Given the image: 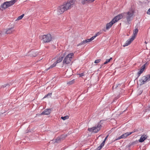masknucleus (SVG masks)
Wrapping results in <instances>:
<instances>
[{
  "mask_svg": "<svg viewBox=\"0 0 150 150\" xmlns=\"http://www.w3.org/2000/svg\"><path fill=\"white\" fill-rule=\"evenodd\" d=\"M75 3L74 1L72 0L67 3H64L63 5L59 6L57 8V13L60 14L63 13L65 11L73 7Z\"/></svg>",
  "mask_w": 150,
  "mask_h": 150,
  "instance_id": "obj_1",
  "label": "nucleus"
},
{
  "mask_svg": "<svg viewBox=\"0 0 150 150\" xmlns=\"http://www.w3.org/2000/svg\"><path fill=\"white\" fill-rule=\"evenodd\" d=\"M134 13V11L133 10L123 13L124 14L123 18H126L128 23L129 24H130L131 21L133 18V16Z\"/></svg>",
  "mask_w": 150,
  "mask_h": 150,
  "instance_id": "obj_2",
  "label": "nucleus"
},
{
  "mask_svg": "<svg viewBox=\"0 0 150 150\" xmlns=\"http://www.w3.org/2000/svg\"><path fill=\"white\" fill-rule=\"evenodd\" d=\"M101 120L98 122L97 125H95L94 127L91 128H88V130L90 132H93L95 133H97L99 132L102 127V125L101 124Z\"/></svg>",
  "mask_w": 150,
  "mask_h": 150,
  "instance_id": "obj_3",
  "label": "nucleus"
},
{
  "mask_svg": "<svg viewBox=\"0 0 150 150\" xmlns=\"http://www.w3.org/2000/svg\"><path fill=\"white\" fill-rule=\"evenodd\" d=\"M150 80V74H147L146 76H142L139 80V83H137L138 85L141 86L145 84L147 82Z\"/></svg>",
  "mask_w": 150,
  "mask_h": 150,
  "instance_id": "obj_4",
  "label": "nucleus"
},
{
  "mask_svg": "<svg viewBox=\"0 0 150 150\" xmlns=\"http://www.w3.org/2000/svg\"><path fill=\"white\" fill-rule=\"evenodd\" d=\"M40 38L42 40L44 43H47L50 42L52 39V37L50 34L44 35L40 36Z\"/></svg>",
  "mask_w": 150,
  "mask_h": 150,
  "instance_id": "obj_5",
  "label": "nucleus"
},
{
  "mask_svg": "<svg viewBox=\"0 0 150 150\" xmlns=\"http://www.w3.org/2000/svg\"><path fill=\"white\" fill-rule=\"evenodd\" d=\"M74 55V54L73 53H71L67 55L63 60V65L65 64H69L71 61L72 57Z\"/></svg>",
  "mask_w": 150,
  "mask_h": 150,
  "instance_id": "obj_6",
  "label": "nucleus"
},
{
  "mask_svg": "<svg viewBox=\"0 0 150 150\" xmlns=\"http://www.w3.org/2000/svg\"><path fill=\"white\" fill-rule=\"evenodd\" d=\"M123 14H123V13L119 14L117 16L114 17L112 20L114 21V22L115 23L117 22L120 20L122 18H123Z\"/></svg>",
  "mask_w": 150,
  "mask_h": 150,
  "instance_id": "obj_7",
  "label": "nucleus"
},
{
  "mask_svg": "<svg viewBox=\"0 0 150 150\" xmlns=\"http://www.w3.org/2000/svg\"><path fill=\"white\" fill-rule=\"evenodd\" d=\"M145 69V67L144 65H143L140 68L139 71L137 73V76L135 80H137L140 76L141 74L143 73L144 70Z\"/></svg>",
  "mask_w": 150,
  "mask_h": 150,
  "instance_id": "obj_8",
  "label": "nucleus"
},
{
  "mask_svg": "<svg viewBox=\"0 0 150 150\" xmlns=\"http://www.w3.org/2000/svg\"><path fill=\"white\" fill-rule=\"evenodd\" d=\"M51 111V109H46L44 111L40 114L41 115H49Z\"/></svg>",
  "mask_w": 150,
  "mask_h": 150,
  "instance_id": "obj_9",
  "label": "nucleus"
},
{
  "mask_svg": "<svg viewBox=\"0 0 150 150\" xmlns=\"http://www.w3.org/2000/svg\"><path fill=\"white\" fill-rule=\"evenodd\" d=\"M133 37H132L131 38L128 39L126 42L123 45V47H125L128 46L130 44L131 42L134 40Z\"/></svg>",
  "mask_w": 150,
  "mask_h": 150,
  "instance_id": "obj_10",
  "label": "nucleus"
},
{
  "mask_svg": "<svg viewBox=\"0 0 150 150\" xmlns=\"http://www.w3.org/2000/svg\"><path fill=\"white\" fill-rule=\"evenodd\" d=\"M65 56V53L62 54L61 56H60L57 59V61L55 62L56 63V64H57V63H60L62 60L63 58H64Z\"/></svg>",
  "mask_w": 150,
  "mask_h": 150,
  "instance_id": "obj_11",
  "label": "nucleus"
},
{
  "mask_svg": "<svg viewBox=\"0 0 150 150\" xmlns=\"http://www.w3.org/2000/svg\"><path fill=\"white\" fill-rule=\"evenodd\" d=\"M65 137L64 136L62 135L59 137H57L55 139V142L57 143H59L61 141L63 140L64 139Z\"/></svg>",
  "mask_w": 150,
  "mask_h": 150,
  "instance_id": "obj_12",
  "label": "nucleus"
},
{
  "mask_svg": "<svg viewBox=\"0 0 150 150\" xmlns=\"http://www.w3.org/2000/svg\"><path fill=\"white\" fill-rule=\"evenodd\" d=\"M7 3L6 1L4 2L3 4H2L0 6V9L1 10H5L6 8H8Z\"/></svg>",
  "mask_w": 150,
  "mask_h": 150,
  "instance_id": "obj_13",
  "label": "nucleus"
},
{
  "mask_svg": "<svg viewBox=\"0 0 150 150\" xmlns=\"http://www.w3.org/2000/svg\"><path fill=\"white\" fill-rule=\"evenodd\" d=\"M115 23L114 21L112 20L109 23H107L106 25V29H110L112 25Z\"/></svg>",
  "mask_w": 150,
  "mask_h": 150,
  "instance_id": "obj_14",
  "label": "nucleus"
},
{
  "mask_svg": "<svg viewBox=\"0 0 150 150\" xmlns=\"http://www.w3.org/2000/svg\"><path fill=\"white\" fill-rule=\"evenodd\" d=\"M146 135H143L141 136L139 140V142H143L147 137Z\"/></svg>",
  "mask_w": 150,
  "mask_h": 150,
  "instance_id": "obj_15",
  "label": "nucleus"
},
{
  "mask_svg": "<svg viewBox=\"0 0 150 150\" xmlns=\"http://www.w3.org/2000/svg\"><path fill=\"white\" fill-rule=\"evenodd\" d=\"M16 2V0H12L10 1H6L8 7H9L12 6Z\"/></svg>",
  "mask_w": 150,
  "mask_h": 150,
  "instance_id": "obj_16",
  "label": "nucleus"
},
{
  "mask_svg": "<svg viewBox=\"0 0 150 150\" xmlns=\"http://www.w3.org/2000/svg\"><path fill=\"white\" fill-rule=\"evenodd\" d=\"M95 0H82L81 3L83 5L86 4H88L90 1L91 2H93Z\"/></svg>",
  "mask_w": 150,
  "mask_h": 150,
  "instance_id": "obj_17",
  "label": "nucleus"
},
{
  "mask_svg": "<svg viewBox=\"0 0 150 150\" xmlns=\"http://www.w3.org/2000/svg\"><path fill=\"white\" fill-rule=\"evenodd\" d=\"M139 30L137 28H136L135 29H134L133 30V35L132 36V37H133L134 39H135L136 36Z\"/></svg>",
  "mask_w": 150,
  "mask_h": 150,
  "instance_id": "obj_18",
  "label": "nucleus"
},
{
  "mask_svg": "<svg viewBox=\"0 0 150 150\" xmlns=\"http://www.w3.org/2000/svg\"><path fill=\"white\" fill-rule=\"evenodd\" d=\"M14 31L13 28L12 27L10 28L7 29L6 33L7 34H10Z\"/></svg>",
  "mask_w": 150,
  "mask_h": 150,
  "instance_id": "obj_19",
  "label": "nucleus"
},
{
  "mask_svg": "<svg viewBox=\"0 0 150 150\" xmlns=\"http://www.w3.org/2000/svg\"><path fill=\"white\" fill-rule=\"evenodd\" d=\"M130 133H129V132H127L126 133H124L121 135V136L122 139H125L126 138L127 136L130 135Z\"/></svg>",
  "mask_w": 150,
  "mask_h": 150,
  "instance_id": "obj_20",
  "label": "nucleus"
},
{
  "mask_svg": "<svg viewBox=\"0 0 150 150\" xmlns=\"http://www.w3.org/2000/svg\"><path fill=\"white\" fill-rule=\"evenodd\" d=\"M75 81V79H73L71 81H70L67 82V84L69 85H71L74 83Z\"/></svg>",
  "mask_w": 150,
  "mask_h": 150,
  "instance_id": "obj_21",
  "label": "nucleus"
},
{
  "mask_svg": "<svg viewBox=\"0 0 150 150\" xmlns=\"http://www.w3.org/2000/svg\"><path fill=\"white\" fill-rule=\"evenodd\" d=\"M52 95V93H48L47 94L45 95L43 97V99H44L46 98H48L49 97H51V95Z\"/></svg>",
  "mask_w": 150,
  "mask_h": 150,
  "instance_id": "obj_22",
  "label": "nucleus"
},
{
  "mask_svg": "<svg viewBox=\"0 0 150 150\" xmlns=\"http://www.w3.org/2000/svg\"><path fill=\"white\" fill-rule=\"evenodd\" d=\"M87 40H84L83 41H82L81 42L79 43L78 45L77 46H80L82 45L83 44H85L86 43H87Z\"/></svg>",
  "mask_w": 150,
  "mask_h": 150,
  "instance_id": "obj_23",
  "label": "nucleus"
},
{
  "mask_svg": "<svg viewBox=\"0 0 150 150\" xmlns=\"http://www.w3.org/2000/svg\"><path fill=\"white\" fill-rule=\"evenodd\" d=\"M56 64V63L54 62L53 64H52V65H51V66H50L47 69V70H48L49 69H51V68H53V67H54L55 66H56V64Z\"/></svg>",
  "mask_w": 150,
  "mask_h": 150,
  "instance_id": "obj_24",
  "label": "nucleus"
},
{
  "mask_svg": "<svg viewBox=\"0 0 150 150\" xmlns=\"http://www.w3.org/2000/svg\"><path fill=\"white\" fill-rule=\"evenodd\" d=\"M112 59V57L110 58L109 59H107L105 62L103 64H107Z\"/></svg>",
  "mask_w": 150,
  "mask_h": 150,
  "instance_id": "obj_25",
  "label": "nucleus"
},
{
  "mask_svg": "<svg viewBox=\"0 0 150 150\" xmlns=\"http://www.w3.org/2000/svg\"><path fill=\"white\" fill-rule=\"evenodd\" d=\"M69 116L68 115L65 116L64 117H61V119L64 120L66 119H68L69 118Z\"/></svg>",
  "mask_w": 150,
  "mask_h": 150,
  "instance_id": "obj_26",
  "label": "nucleus"
},
{
  "mask_svg": "<svg viewBox=\"0 0 150 150\" xmlns=\"http://www.w3.org/2000/svg\"><path fill=\"white\" fill-rule=\"evenodd\" d=\"M24 16V14H22L21 16L18 17L17 18V20H21V19H22V18L23 17V16Z\"/></svg>",
  "mask_w": 150,
  "mask_h": 150,
  "instance_id": "obj_27",
  "label": "nucleus"
},
{
  "mask_svg": "<svg viewBox=\"0 0 150 150\" xmlns=\"http://www.w3.org/2000/svg\"><path fill=\"white\" fill-rule=\"evenodd\" d=\"M101 61V59H97L95 60L94 62V63L95 64L98 63L100 62Z\"/></svg>",
  "mask_w": 150,
  "mask_h": 150,
  "instance_id": "obj_28",
  "label": "nucleus"
},
{
  "mask_svg": "<svg viewBox=\"0 0 150 150\" xmlns=\"http://www.w3.org/2000/svg\"><path fill=\"white\" fill-rule=\"evenodd\" d=\"M120 96L119 95H118L117 97H115L113 100V101L115 102L117 99L120 97Z\"/></svg>",
  "mask_w": 150,
  "mask_h": 150,
  "instance_id": "obj_29",
  "label": "nucleus"
},
{
  "mask_svg": "<svg viewBox=\"0 0 150 150\" xmlns=\"http://www.w3.org/2000/svg\"><path fill=\"white\" fill-rule=\"evenodd\" d=\"M138 130L137 129H134L133 130L132 132H129V133H130V135H131V134H132L133 133H134L135 132H137L138 131Z\"/></svg>",
  "mask_w": 150,
  "mask_h": 150,
  "instance_id": "obj_30",
  "label": "nucleus"
},
{
  "mask_svg": "<svg viewBox=\"0 0 150 150\" xmlns=\"http://www.w3.org/2000/svg\"><path fill=\"white\" fill-rule=\"evenodd\" d=\"M134 143L133 142L132 143H129L128 145V147H130L131 146L134 145Z\"/></svg>",
  "mask_w": 150,
  "mask_h": 150,
  "instance_id": "obj_31",
  "label": "nucleus"
},
{
  "mask_svg": "<svg viewBox=\"0 0 150 150\" xmlns=\"http://www.w3.org/2000/svg\"><path fill=\"white\" fill-rule=\"evenodd\" d=\"M143 91V90H139L138 91V94H139V95H140V94H141L142 93Z\"/></svg>",
  "mask_w": 150,
  "mask_h": 150,
  "instance_id": "obj_32",
  "label": "nucleus"
},
{
  "mask_svg": "<svg viewBox=\"0 0 150 150\" xmlns=\"http://www.w3.org/2000/svg\"><path fill=\"white\" fill-rule=\"evenodd\" d=\"M10 85L8 83H7L6 84H5L4 85H3V87L5 88L7 86H9Z\"/></svg>",
  "mask_w": 150,
  "mask_h": 150,
  "instance_id": "obj_33",
  "label": "nucleus"
},
{
  "mask_svg": "<svg viewBox=\"0 0 150 150\" xmlns=\"http://www.w3.org/2000/svg\"><path fill=\"white\" fill-rule=\"evenodd\" d=\"M78 75H79V77H82V76H83L84 75V73H81V74H78Z\"/></svg>",
  "mask_w": 150,
  "mask_h": 150,
  "instance_id": "obj_34",
  "label": "nucleus"
},
{
  "mask_svg": "<svg viewBox=\"0 0 150 150\" xmlns=\"http://www.w3.org/2000/svg\"><path fill=\"white\" fill-rule=\"evenodd\" d=\"M102 148V147L100 145L97 149H96V150H100Z\"/></svg>",
  "mask_w": 150,
  "mask_h": 150,
  "instance_id": "obj_35",
  "label": "nucleus"
},
{
  "mask_svg": "<svg viewBox=\"0 0 150 150\" xmlns=\"http://www.w3.org/2000/svg\"><path fill=\"white\" fill-rule=\"evenodd\" d=\"M122 139V137L121 136H120V137H118L116 139L115 141H116V140H119V139Z\"/></svg>",
  "mask_w": 150,
  "mask_h": 150,
  "instance_id": "obj_36",
  "label": "nucleus"
},
{
  "mask_svg": "<svg viewBox=\"0 0 150 150\" xmlns=\"http://www.w3.org/2000/svg\"><path fill=\"white\" fill-rule=\"evenodd\" d=\"M105 142H103L101 143V144L100 145L101 146H102V147L104 146V144H105Z\"/></svg>",
  "mask_w": 150,
  "mask_h": 150,
  "instance_id": "obj_37",
  "label": "nucleus"
},
{
  "mask_svg": "<svg viewBox=\"0 0 150 150\" xmlns=\"http://www.w3.org/2000/svg\"><path fill=\"white\" fill-rule=\"evenodd\" d=\"M147 14L150 15V8L147 11Z\"/></svg>",
  "mask_w": 150,
  "mask_h": 150,
  "instance_id": "obj_38",
  "label": "nucleus"
},
{
  "mask_svg": "<svg viewBox=\"0 0 150 150\" xmlns=\"http://www.w3.org/2000/svg\"><path fill=\"white\" fill-rule=\"evenodd\" d=\"M108 136H109V135H107L106 136V137H105V139H104V140H103V142H105V141H106V139H107V138L108 137Z\"/></svg>",
  "mask_w": 150,
  "mask_h": 150,
  "instance_id": "obj_39",
  "label": "nucleus"
},
{
  "mask_svg": "<svg viewBox=\"0 0 150 150\" xmlns=\"http://www.w3.org/2000/svg\"><path fill=\"white\" fill-rule=\"evenodd\" d=\"M120 84H117L115 86H114L113 87V88L114 87H115V88H117L118 86Z\"/></svg>",
  "mask_w": 150,
  "mask_h": 150,
  "instance_id": "obj_40",
  "label": "nucleus"
},
{
  "mask_svg": "<svg viewBox=\"0 0 150 150\" xmlns=\"http://www.w3.org/2000/svg\"><path fill=\"white\" fill-rule=\"evenodd\" d=\"M38 53L36 52V53H35L34 54H33V57H35L37 55Z\"/></svg>",
  "mask_w": 150,
  "mask_h": 150,
  "instance_id": "obj_41",
  "label": "nucleus"
},
{
  "mask_svg": "<svg viewBox=\"0 0 150 150\" xmlns=\"http://www.w3.org/2000/svg\"><path fill=\"white\" fill-rule=\"evenodd\" d=\"M87 40V42H90L91 41V39H88L87 40Z\"/></svg>",
  "mask_w": 150,
  "mask_h": 150,
  "instance_id": "obj_42",
  "label": "nucleus"
},
{
  "mask_svg": "<svg viewBox=\"0 0 150 150\" xmlns=\"http://www.w3.org/2000/svg\"><path fill=\"white\" fill-rule=\"evenodd\" d=\"M95 38V37H94L93 36L91 38H90L91 40V41L93 40L94 38Z\"/></svg>",
  "mask_w": 150,
  "mask_h": 150,
  "instance_id": "obj_43",
  "label": "nucleus"
},
{
  "mask_svg": "<svg viewBox=\"0 0 150 150\" xmlns=\"http://www.w3.org/2000/svg\"><path fill=\"white\" fill-rule=\"evenodd\" d=\"M133 142L134 143V144H136L138 143V141L137 140H136V141Z\"/></svg>",
  "mask_w": 150,
  "mask_h": 150,
  "instance_id": "obj_44",
  "label": "nucleus"
},
{
  "mask_svg": "<svg viewBox=\"0 0 150 150\" xmlns=\"http://www.w3.org/2000/svg\"><path fill=\"white\" fill-rule=\"evenodd\" d=\"M101 34V33L100 32H98L96 33V34H97L98 36L99 35Z\"/></svg>",
  "mask_w": 150,
  "mask_h": 150,
  "instance_id": "obj_45",
  "label": "nucleus"
},
{
  "mask_svg": "<svg viewBox=\"0 0 150 150\" xmlns=\"http://www.w3.org/2000/svg\"><path fill=\"white\" fill-rule=\"evenodd\" d=\"M97 36H98V35H97V34H96H96H95V35H94V36H94V37H95V38H96V37Z\"/></svg>",
  "mask_w": 150,
  "mask_h": 150,
  "instance_id": "obj_46",
  "label": "nucleus"
},
{
  "mask_svg": "<svg viewBox=\"0 0 150 150\" xmlns=\"http://www.w3.org/2000/svg\"><path fill=\"white\" fill-rule=\"evenodd\" d=\"M147 62H146V63L144 64L143 65H144L145 66V68L146 67V65H147Z\"/></svg>",
  "mask_w": 150,
  "mask_h": 150,
  "instance_id": "obj_47",
  "label": "nucleus"
},
{
  "mask_svg": "<svg viewBox=\"0 0 150 150\" xmlns=\"http://www.w3.org/2000/svg\"><path fill=\"white\" fill-rule=\"evenodd\" d=\"M107 30V29H106V28L105 29H103V31H104V32H105V31H106V30Z\"/></svg>",
  "mask_w": 150,
  "mask_h": 150,
  "instance_id": "obj_48",
  "label": "nucleus"
},
{
  "mask_svg": "<svg viewBox=\"0 0 150 150\" xmlns=\"http://www.w3.org/2000/svg\"><path fill=\"white\" fill-rule=\"evenodd\" d=\"M103 65H104V64H101V67H100V68H101L103 66Z\"/></svg>",
  "mask_w": 150,
  "mask_h": 150,
  "instance_id": "obj_49",
  "label": "nucleus"
},
{
  "mask_svg": "<svg viewBox=\"0 0 150 150\" xmlns=\"http://www.w3.org/2000/svg\"><path fill=\"white\" fill-rule=\"evenodd\" d=\"M145 43H146H146H146V41H145Z\"/></svg>",
  "mask_w": 150,
  "mask_h": 150,
  "instance_id": "obj_50",
  "label": "nucleus"
},
{
  "mask_svg": "<svg viewBox=\"0 0 150 150\" xmlns=\"http://www.w3.org/2000/svg\"><path fill=\"white\" fill-rule=\"evenodd\" d=\"M149 108H150V106L149 107Z\"/></svg>",
  "mask_w": 150,
  "mask_h": 150,
  "instance_id": "obj_51",
  "label": "nucleus"
}]
</instances>
